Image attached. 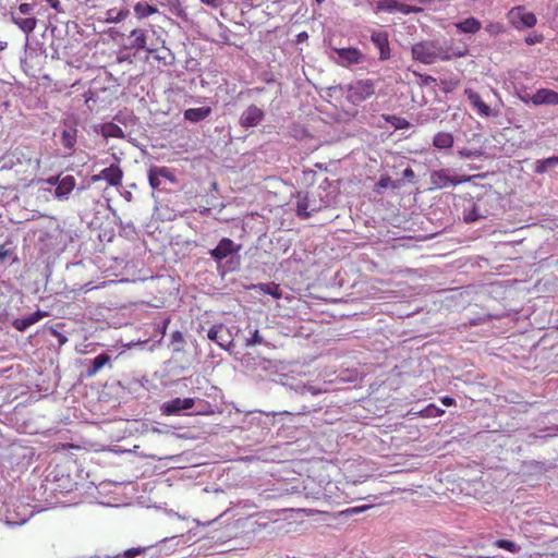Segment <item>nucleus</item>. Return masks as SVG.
I'll return each instance as SVG.
<instances>
[{"mask_svg":"<svg viewBox=\"0 0 558 558\" xmlns=\"http://www.w3.org/2000/svg\"><path fill=\"white\" fill-rule=\"evenodd\" d=\"M242 245L235 244L229 238H222L215 248H211L208 254L216 262L217 265H220L223 259L229 258L227 260L228 269L234 270L240 266V255Z\"/></svg>","mask_w":558,"mask_h":558,"instance_id":"f257e3e1","label":"nucleus"},{"mask_svg":"<svg viewBox=\"0 0 558 558\" xmlns=\"http://www.w3.org/2000/svg\"><path fill=\"white\" fill-rule=\"evenodd\" d=\"M413 59L424 64L435 63L437 60H447L449 57L446 54L444 48L439 43L434 40H424L413 45L412 47Z\"/></svg>","mask_w":558,"mask_h":558,"instance_id":"f03ea898","label":"nucleus"},{"mask_svg":"<svg viewBox=\"0 0 558 558\" xmlns=\"http://www.w3.org/2000/svg\"><path fill=\"white\" fill-rule=\"evenodd\" d=\"M375 93L374 84L371 80H360L353 82L348 86V99L354 105H357Z\"/></svg>","mask_w":558,"mask_h":558,"instance_id":"7ed1b4c3","label":"nucleus"},{"mask_svg":"<svg viewBox=\"0 0 558 558\" xmlns=\"http://www.w3.org/2000/svg\"><path fill=\"white\" fill-rule=\"evenodd\" d=\"M33 515V510L28 505L8 504L5 510L4 523L9 526L22 525Z\"/></svg>","mask_w":558,"mask_h":558,"instance_id":"20e7f679","label":"nucleus"},{"mask_svg":"<svg viewBox=\"0 0 558 558\" xmlns=\"http://www.w3.org/2000/svg\"><path fill=\"white\" fill-rule=\"evenodd\" d=\"M207 338L227 351H230L231 347H234V335L231 328L223 324H216L211 326L207 331Z\"/></svg>","mask_w":558,"mask_h":558,"instance_id":"39448f33","label":"nucleus"},{"mask_svg":"<svg viewBox=\"0 0 558 558\" xmlns=\"http://www.w3.org/2000/svg\"><path fill=\"white\" fill-rule=\"evenodd\" d=\"M45 315L46 313L36 311L23 318H16L5 310V313L2 315V323H10L19 331H25L27 328L39 322Z\"/></svg>","mask_w":558,"mask_h":558,"instance_id":"423d86ee","label":"nucleus"},{"mask_svg":"<svg viewBox=\"0 0 558 558\" xmlns=\"http://www.w3.org/2000/svg\"><path fill=\"white\" fill-rule=\"evenodd\" d=\"M196 403L194 398H173L169 401L163 402L160 405V412L162 415H179L183 410L192 409Z\"/></svg>","mask_w":558,"mask_h":558,"instance_id":"0eeeda50","label":"nucleus"},{"mask_svg":"<svg viewBox=\"0 0 558 558\" xmlns=\"http://www.w3.org/2000/svg\"><path fill=\"white\" fill-rule=\"evenodd\" d=\"M333 51L338 54L337 62L341 66H350L353 64H360L364 62L365 56L360 49L355 47L348 48H333Z\"/></svg>","mask_w":558,"mask_h":558,"instance_id":"6e6552de","label":"nucleus"},{"mask_svg":"<svg viewBox=\"0 0 558 558\" xmlns=\"http://www.w3.org/2000/svg\"><path fill=\"white\" fill-rule=\"evenodd\" d=\"M265 119V111L256 105H250L240 116L239 123L244 129L257 126Z\"/></svg>","mask_w":558,"mask_h":558,"instance_id":"1a4fd4ad","label":"nucleus"},{"mask_svg":"<svg viewBox=\"0 0 558 558\" xmlns=\"http://www.w3.org/2000/svg\"><path fill=\"white\" fill-rule=\"evenodd\" d=\"M162 180H168L171 183L175 182L173 172L167 167H150L148 170V182L153 190L160 189Z\"/></svg>","mask_w":558,"mask_h":558,"instance_id":"9d476101","label":"nucleus"},{"mask_svg":"<svg viewBox=\"0 0 558 558\" xmlns=\"http://www.w3.org/2000/svg\"><path fill=\"white\" fill-rule=\"evenodd\" d=\"M462 180L450 174L449 169L435 170L430 172V184L433 189H446L460 184Z\"/></svg>","mask_w":558,"mask_h":558,"instance_id":"9b49d317","label":"nucleus"},{"mask_svg":"<svg viewBox=\"0 0 558 558\" xmlns=\"http://www.w3.org/2000/svg\"><path fill=\"white\" fill-rule=\"evenodd\" d=\"M511 23L517 28H530L536 24V17L532 12L524 11L523 8H514L509 12Z\"/></svg>","mask_w":558,"mask_h":558,"instance_id":"f8f14e48","label":"nucleus"},{"mask_svg":"<svg viewBox=\"0 0 558 558\" xmlns=\"http://www.w3.org/2000/svg\"><path fill=\"white\" fill-rule=\"evenodd\" d=\"M371 41L379 50L380 61H386L390 58L389 36L387 32L380 29L373 31Z\"/></svg>","mask_w":558,"mask_h":558,"instance_id":"ddd939ff","label":"nucleus"},{"mask_svg":"<svg viewBox=\"0 0 558 558\" xmlns=\"http://www.w3.org/2000/svg\"><path fill=\"white\" fill-rule=\"evenodd\" d=\"M464 94L473 110H475L477 114L485 118L493 116L492 108L482 99L478 93L471 88H466Z\"/></svg>","mask_w":558,"mask_h":558,"instance_id":"4468645a","label":"nucleus"},{"mask_svg":"<svg viewBox=\"0 0 558 558\" xmlns=\"http://www.w3.org/2000/svg\"><path fill=\"white\" fill-rule=\"evenodd\" d=\"M29 163L31 158L27 157L20 148H15L2 155V169H12L15 166Z\"/></svg>","mask_w":558,"mask_h":558,"instance_id":"2eb2a0df","label":"nucleus"},{"mask_svg":"<svg viewBox=\"0 0 558 558\" xmlns=\"http://www.w3.org/2000/svg\"><path fill=\"white\" fill-rule=\"evenodd\" d=\"M147 39H148V32L135 28L131 32L129 36L130 40V48L136 49V50H146L149 53L154 52V49L150 47H147Z\"/></svg>","mask_w":558,"mask_h":558,"instance_id":"dca6fc26","label":"nucleus"},{"mask_svg":"<svg viewBox=\"0 0 558 558\" xmlns=\"http://www.w3.org/2000/svg\"><path fill=\"white\" fill-rule=\"evenodd\" d=\"M531 102L534 106H541V105L556 106V105H558V93L553 89L541 88L534 95H532Z\"/></svg>","mask_w":558,"mask_h":558,"instance_id":"f3484780","label":"nucleus"},{"mask_svg":"<svg viewBox=\"0 0 558 558\" xmlns=\"http://www.w3.org/2000/svg\"><path fill=\"white\" fill-rule=\"evenodd\" d=\"M10 20L13 24L17 25L26 35L34 31L36 27L35 16H24L16 12L14 9L10 10Z\"/></svg>","mask_w":558,"mask_h":558,"instance_id":"a211bd4d","label":"nucleus"},{"mask_svg":"<svg viewBox=\"0 0 558 558\" xmlns=\"http://www.w3.org/2000/svg\"><path fill=\"white\" fill-rule=\"evenodd\" d=\"M77 138L76 123L70 120L64 121V129L61 133V144L68 149H74Z\"/></svg>","mask_w":558,"mask_h":558,"instance_id":"6ab92c4d","label":"nucleus"},{"mask_svg":"<svg viewBox=\"0 0 558 558\" xmlns=\"http://www.w3.org/2000/svg\"><path fill=\"white\" fill-rule=\"evenodd\" d=\"M75 185L76 181L73 175L62 177V181H60L58 186L54 189V197L59 201H66Z\"/></svg>","mask_w":558,"mask_h":558,"instance_id":"aec40b11","label":"nucleus"},{"mask_svg":"<svg viewBox=\"0 0 558 558\" xmlns=\"http://www.w3.org/2000/svg\"><path fill=\"white\" fill-rule=\"evenodd\" d=\"M487 214V210L482 208V199H477V202L472 203L469 209H464L463 220L466 223H472L478 219L486 218Z\"/></svg>","mask_w":558,"mask_h":558,"instance_id":"412c9836","label":"nucleus"},{"mask_svg":"<svg viewBox=\"0 0 558 558\" xmlns=\"http://www.w3.org/2000/svg\"><path fill=\"white\" fill-rule=\"evenodd\" d=\"M122 170L114 165L107 167L100 171L99 178L106 180L110 185L117 186L122 181Z\"/></svg>","mask_w":558,"mask_h":558,"instance_id":"4be33fe9","label":"nucleus"},{"mask_svg":"<svg viewBox=\"0 0 558 558\" xmlns=\"http://www.w3.org/2000/svg\"><path fill=\"white\" fill-rule=\"evenodd\" d=\"M213 110L210 107H198L186 109L183 113L184 119L197 123L207 119L211 114Z\"/></svg>","mask_w":558,"mask_h":558,"instance_id":"5701e85b","label":"nucleus"},{"mask_svg":"<svg viewBox=\"0 0 558 558\" xmlns=\"http://www.w3.org/2000/svg\"><path fill=\"white\" fill-rule=\"evenodd\" d=\"M111 356L102 352L89 361V367L86 369L87 377L95 376L105 365L110 364Z\"/></svg>","mask_w":558,"mask_h":558,"instance_id":"b1692460","label":"nucleus"},{"mask_svg":"<svg viewBox=\"0 0 558 558\" xmlns=\"http://www.w3.org/2000/svg\"><path fill=\"white\" fill-rule=\"evenodd\" d=\"M454 26L459 33L475 34L481 29L482 24L475 17H468L463 21L456 23Z\"/></svg>","mask_w":558,"mask_h":558,"instance_id":"393cba45","label":"nucleus"},{"mask_svg":"<svg viewBox=\"0 0 558 558\" xmlns=\"http://www.w3.org/2000/svg\"><path fill=\"white\" fill-rule=\"evenodd\" d=\"M558 167V156H551L545 159H538L534 162V173L545 174Z\"/></svg>","mask_w":558,"mask_h":558,"instance_id":"a878e982","label":"nucleus"},{"mask_svg":"<svg viewBox=\"0 0 558 558\" xmlns=\"http://www.w3.org/2000/svg\"><path fill=\"white\" fill-rule=\"evenodd\" d=\"M402 4L401 0H377L375 12L402 13Z\"/></svg>","mask_w":558,"mask_h":558,"instance_id":"bb28decb","label":"nucleus"},{"mask_svg":"<svg viewBox=\"0 0 558 558\" xmlns=\"http://www.w3.org/2000/svg\"><path fill=\"white\" fill-rule=\"evenodd\" d=\"M433 145L438 149L451 148L453 145V136L448 132H438L434 136Z\"/></svg>","mask_w":558,"mask_h":558,"instance_id":"cd10ccee","label":"nucleus"},{"mask_svg":"<svg viewBox=\"0 0 558 558\" xmlns=\"http://www.w3.org/2000/svg\"><path fill=\"white\" fill-rule=\"evenodd\" d=\"M158 12V9L145 1H140L134 5V13L138 19H145Z\"/></svg>","mask_w":558,"mask_h":558,"instance_id":"c85d7f7f","label":"nucleus"},{"mask_svg":"<svg viewBox=\"0 0 558 558\" xmlns=\"http://www.w3.org/2000/svg\"><path fill=\"white\" fill-rule=\"evenodd\" d=\"M17 256L15 254V247L12 246L11 241H7L2 244V265L16 263Z\"/></svg>","mask_w":558,"mask_h":558,"instance_id":"c756f323","label":"nucleus"},{"mask_svg":"<svg viewBox=\"0 0 558 558\" xmlns=\"http://www.w3.org/2000/svg\"><path fill=\"white\" fill-rule=\"evenodd\" d=\"M101 132L105 137L124 138L125 136L123 130L112 122L105 123Z\"/></svg>","mask_w":558,"mask_h":558,"instance_id":"7c9ffc66","label":"nucleus"},{"mask_svg":"<svg viewBox=\"0 0 558 558\" xmlns=\"http://www.w3.org/2000/svg\"><path fill=\"white\" fill-rule=\"evenodd\" d=\"M144 550H145V548H143V547H132V548H129L126 550L113 554V555H107V556H104V557L96 556V557H93V558H135L138 555H141L142 553H144Z\"/></svg>","mask_w":558,"mask_h":558,"instance_id":"2f4dec72","label":"nucleus"},{"mask_svg":"<svg viewBox=\"0 0 558 558\" xmlns=\"http://www.w3.org/2000/svg\"><path fill=\"white\" fill-rule=\"evenodd\" d=\"M255 289H258L259 291L264 292L265 294H269L275 299H280L282 295L279 286L274 282L259 283L255 286Z\"/></svg>","mask_w":558,"mask_h":558,"instance_id":"473e14b6","label":"nucleus"},{"mask_svg":"<svg viewBox=\"0 0 558 558\" xmlns=\"http://www.w3.org/2000/svg\"><path fill=\"white\" fill-rule=\"evenodd\" d=\"M307 208H308V201H307V196H301L299 194V199H298V203H296V214L299 217H302V218H310L311 217V213L307 211Z\"/></svg>","mask_w":558,"mask_h":558,"instance_id":"72a5a7b5","label":"nucleus"},{"mask_svg":"<svg viewBox=\"0 0 558 558\" xmlns=\"http://www.w3.org/2000/svg\"><path fill=\"white\" fill-rule=\"evenodd\" d=\"M197 409L194 414L196 415H213L215 414L214 407L205 400H196Z\"/></svg>","mask_w":558,"mask_h":558,"instance_id":"f704fd0d","label":"nucleus"},{"mask_svg":"<svg viewBox=\"0 0 558 558\" xmlns=\"http://www.w3.org/2000/svg\"><path fill=\"white\" fill-rule=\"evenodd\" d=\"M551 426L549 427H545V428H541L537 433H530L527 435V438H526V442L532 445L534 444L537 439H542V440H546L548 438H551L553 435H545V432H549L551 430L550 429Z\"/></svg>","mask_w":558,"mask_h":558,"instance_id":"c9c22d12","label":"nucleus"},{"mask_svg":"<svg viewBox=\"0 0 558 558\" xmlns=\"http://www.w3.org/2000/svg\"><path fill=\"white\" fill-rule=\"evenodd\" d=\"M385 119L387 122H389L391 125H393L397 130H402V129H407L410 126L409 121L401 117L387 116Z\"/></svg>","mask_w":558,"mask_h":558,"instance_id":"e433bc0d","label":"nucleus"},{"mask_svg":"<svg viewBox=\"0 0 558 558\" xmlns=\"http://www.w3.org/2000/svg\"><path fill=\"white\" fill-rule=\"evenodd\" d=\"M388 187H392V189H396L397 187V184L391 180L390 177L388 175H384L381 177L378 182L375 184V189L374 191L376 193H380L381 190L384 189H388Z\"/></svg>","mask_w":558,"mask_h":558,"instance_id":"4c0bfd02","label":"nucleus"},{"mask_svg":"<svg viewBox=\"0 0 558 558\" xmlns=\"http://www.w3.org/2000/svg\"><path fill=\"white\" fill-rule=\"evenodd\" d=\"M495 545L498 548L506 549L510 553H518L520 550V546L517 543L509 539H498L495 542Z\"/></svg>","mask_w":558,"mask_h":558,"instance_id":"58836bf2","label":"nucleus"},{"mask_svg":"<svg viewBox=\"0 0 558 558\" xmlns=\"http://www.w3.org/2000/svg\"><path fill=\"white\" fill-rule=\"evenodd\" d=\"M171 344L173 345V351L180 352L184 344L183 333L179 330H175L171 333Z\"/></svg>","mask_w":558,"mask_h":558,"instance_id":"ea45409f","label":"nucleus"},{"mask_svg":"<svg viewBox=\"0 0 558 558\" xmlns=\"http://www.w3.org/2000/svg\"><path fill=\"white\" fill-rule=\"evenodd\" d=\"M295 391L302 396V397H305L307 395H312V396H316V395H319L322 393V390L314 387V386H308V385H303V386H299Z\"/></svg>","mask_w":558,"mask_h":558,"instance_id":"a19ab883","label":"nucleus"},{"mask_svg":"<svg viewBox=\"0 0 558 558\" xmlns=\"http://www.w3.org/2000/svg\"><path fill=\"white\" fill-rule=\"evenodd\" d=\"M262 343H264V339L259 335V331L257 329H255L252 332L251 337L246 338V340H245V345L246 347H254V345L262 344Z\"/></svg>","mask_w":558,"mask_h":558,"instance_id":"79ce46f5","label":"nucleus"},{"mask_svg":"<svg viewBox=\"0 0 558 558\" xmlns=\"http://www.w3.org/2000/svg\"><path fill=\"white\" fill-rule=\"evenodd\" d=\"M21 15L24 16H34V5L29 3H22L17 9H14Z\"/></svg>","mask_w":558,"mask_h":558,"instance_id":"37998d69","label":"nucleus"},{"mask_svg":"<svg viewBox=\"0 0 558 558\" xmlns=\"http://www.w3.org/2000/svg\"><path fill=\"white\" fill-rule=\"evenodd\" d=\"M425 415L428 416V417H436V416H440L445 413V411L440 408H437L436 405H428L425 410Z\"/></svg>","mask_w":558,"mask_h":558,"instance_id":"c03bdc74","label":"nucleus"},{"mask_svg":"<svg viewBox=\"0 0 558 558\" xmlns=\"http://www.w3.org/2000/svg\"><path fill=\"white\" fill-rule=\"evenodd\" d=\"M369 507L371 506L352 507V508H348V509L343 510L341 513L344 515H353V514H357V513L365 511Z\"/></svg>","mask_w":558,"mask_h":558,"instance_id":"a18cd8bd","label":"nucleus"},{"mask_svg":"<svg viewBox=\"0 0 558 558\" xmlns=\"http://www.w3.org/2000/svg\"><path fill=\"white\" fill-rule=\"evenodd\" d=\"M320 407H315V405H303L302 409H300L299 411H296L294 414H298V415H305V414H310L312 412H315L317 410H319Z\"/></svg>","mask_w":558,"mask_h":558,"instance_id":"49530a36","label":"nucleus"},{"mask_svg":"<svg viewBox=\"0 0 558 558\" xmlns=\"http://www.w3.org/2000/svg\"><path fill=\"white\" fill-rule=\"evenodd\" d=\"M422 11H423V9L420 8V7H413V5H409V4H405V3L402 4V13L403 14L418 13V12H422Z\"/></svg>","mask_w":558,"mask_h":558,"instance_id":"de8ad7c7","label":"nucleus"},{"mask_svg":"<svg viewBox=\"0 0 558 558\" xmlns=\"http://www.w3.org/2000/svg\"><path fill=\"white\" fill-rule=\"evenodd\" d=\"M459 155L464 158H472V157H478L480 151L477 150H470V149H461L459 150Z\"/></svg>","mask_w":558,"mask_h":558,"instance_id":"09e8293b","label":"nucleus"},{"mask_svg":"<svg viewBox=\"0 0 558 558\" xmlns=\"http://www.w3.org/2000/svg\"><path fill=\"white\" fill-rule=\"evenodd\" d=\"M10 302H14L15 304L23 302V295L20 291L15 290L12 295Z\"/></svg>","mask_w":558,"mask_h":558,"instance_id":"8fccbe9b","label":"nucleus"},{"mask_svg":"<svg viewBox=\"0 0 558 558\" xmlns=\"http://www.w3.org/2000/svg\"><path fill=\"white\" fill-rule=\"evenodd\" d=\"M440 402L445 405V407H452L456 404V400L449 396H445V397H441L440 398Z\"/></svg>","mask_w":558,"mask_h":558,"instance_id":"3c124183","label":"nucleus"},{"mask_svg":"<svg viewBox=\"0 0 558 558\" xmlns=\"http://www.w3.org/2000/svg\"><path fill=\"white\" fill-rule=\"evenodd\" d=\"M487 31H488L489 33H492V34H498L499 32H501V31H502V26H501L500 24H498V23H496V24H489V25L487 26Z\"/></svg>","mask_w":558,"mask_h":558,"instance_id":"603ef678","label":"nucleus"},{"mask_svg":"<svg viewBox=\"0 0 558 558\" xmlns=\"http://www.w3.org/2000/svg\"><path fill=\"white\" fill-rule=\"evenodd\" d=\"M47 2L49 3V5L54 9L57 12H63L62 8H61V2L59 0H47Z\"/></svg>","mask_w":558,"mask_h":558,"instance_id":"864d4df0","label":"nucleus"},{"mask_svg":"<svg viewBox=\"0 0 558 558\" xmlns=\"http://www.w3.org/2000/svg\"><path fill=\"white\" fill-rule=\"evenodd\" d=\"M204 4L209 5L211 8H218L222 4L223 0H201Z\"/></svg>","mask_w":558,"mask_h":558,"instance_id":"5fc2aeb1","label":"nucleus"},{"mask_svg":"<svg viewBox=\"0 0 558 558\" xmlns=\"http://www.w3.org/2000/svg\"><path fill=\"white\" fill-rule=\"evenodd\" d=\"M60 181H62L61 175H53L47 179V183L56 187L58 186Z\"/></svg>","mask_w":558,"mask_h":558,"instance_id":"6e6d98bb","label":"nucleus"},{"mask_svg":"<svg viewBox=\"0 0 558 558\" xmlns=\"http://www.w3.org/2000/svg\"><path fill=\"white\" fill-rule=\"evenodd\" d=\"M531 97L532 96L526 92H524L523 94H519V98L525 104L531 102Z\"/></svg>","mask_w":558,"mask_h":558,"instance_id":"4d7b16f0","label":"nucleus"},{"mask_svg":"<svg viewBox=\"0 0 558 558\" xmlns=\"http://www.w3.org/2000/svg\"><path fill=\"white\" fill-rule=\"evenodd\" d=\"M403 178L404 179H412V178H414V171L411 168H405L403 170Z\"/></svg>","mask_w":558,"mask_h":558,"instance_id":"13d9d810","label":"nucleus"},{"mask_svg":"<svg viewBox=\"0 0 558 558\" xmlns=\"http://www.w3.org/2000/svg\"><path fill=\"white\" fill-rule=\"evenodd\" d=\"M307 33L303 32L298 35V41H303L307 38Z\"/></svg>","mask_w":558,"mask_h":558,"instance_id":"bf43d9fd","label":"nucleus"},{"mask_svg":"<svg viewBox=\"0 0 558 558\" xmlns=\"http://www.w3.org/2000/svg\"><path fill=\"white\" fill-rule=\"evenodd\" d=\"M124 198L128 201V202H131L133 199V196H132V193L126 191L124 194H123Z\"/></svg>","mask_w":558,"mask_h":558,"instance_id":"052dcab7","label":"nucleus"},{"mask_svg":"<svg viewBox=\"0 0 558 558\" xmlns=\"http://www.w3.org/2000/svg\"><path fill=\"white\" fill-rule=\"evenodd\" d=\"M129 56H118V62H124L129 60Z\"/></svg>","mask_w":558,"mask_h":558,"instance_id":"680f3d73","label":"nucleus"},{"mask_svg":"<svg viewBox=\"0 0 558 558\" xmlns=\"http://www.w3.org/2000/svg\"><path fill=\"white\" fill-rule=\"evenodd\" d=\"M545 435H553V437H556L558 435V432L557 430H549V432H545Z\"/></svg>","mask_w":558,"mask_h":558,"instance_id":"e2e57ef3","label":"nucleus"},{"mask_svg":"<svg viewBox=\"0 0 558 558\" xmlns=\"http://www.w3.org/2000/svg\"><path fill=\"white\" fill-rule=\"evenodd\" d=\"M12 367H8V368H2V376L4 375V373L9 372Z\"/></svg>","mask_w":558,"mask_h":558,"instance_id":"0e129e2a","label":"nucleus"},{"mask_svg":"<svg viewBox=\"0 0 558 558\" xmlns=\"http://www.w3.org/2000/svg\"><path fill=\"white\" fill-rule=\"evenodd\" d=\"M66 341L65 337L60 338V343H64Z\"/></svg>","mask_w":558,"mask_h":558,"instance_id":"69168bd1","label":"nucleus"},{"mask_svg":"<svg viewBox=\"0 0 558 558\" xmlns=\"http://www.w3.org/2000/svg\"><path fill=\"white\" fill-rule=\"evenodd\" d=\"M550 429H555V430H557V432H558V425H553V426L550 427Z\"/></svg>","mask_w":558,"mask_h":558,"instance_id":"338daca9","label":"nucleus"},{"mask_svg":"<svg viewBox=\"0 0 558 558\" xmlns=\"http://www.w3.org/2000/svg\"><path fill=\"white\" fill-rule=\"evenodd\" d=\"M526 41H527V44H534V43H535V41L533 40V38H530V39H527Z\"/></svg>","mask_w":558,"mask_h":558,"instance_id":"774afa93","label":"nucleus"}]
</instances>
